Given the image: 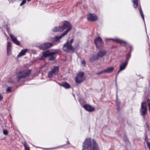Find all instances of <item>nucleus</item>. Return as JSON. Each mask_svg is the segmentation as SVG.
Wrapping results in <instances>:
<instances>
[{"instance_id": "obj_1", "label": "nucleus", "mask_w": 150, "mask_h": 150, "mask_svg": "<svg viewBox=\"0 0 150 150\" xmlns=\"http://www.w3.org/2000/svg\"><path fill=\"white\" fill-rule=\"evenodd\" d=\"M98 145L94 139L86 138L83 142L82 150H99Z\"/></svg>"}, {"instance_id": "obj_2", "label": "nucleus", "mask_w": 150, "mask_h": 150, "mask_svg": "<svg viewBox=\"0 0 150 150\" xmlns=\"http://www.w3.org/2000/svg\"><path fill=\"white\" fill-rule=\"evenodd\" d=\"M71 25H70L69 23L67 21H65L63 24V25L61 26V28H60L59 30L62 31L65 29H67L59 36H56L54 39L55 41H59L60 39L67 34L68 32L71 30Z\"/></svg>"}, {"instance_id": "obj_3", "label": "nucleus", "mask_w": 150, "mask_h": 150, "mask_svg": "<svg viewBox=\"0 0 150 150\" xmlns=\"http://www.w3.org/2000/svg\"><path fill=\"white\" fill-rule=\"evenodd\" d=\"M64 51L67 52L73 53L75 50V48L72 45L69 43V41H67L64 44L63 47Z\"/></svg>"}, {"instance_id": "obj_4", "label": "nucleus", "mask_w": 150, "mask_h": 150, "mask_svg": "<svg viewBox=\"0 0 150 150\" xmlns=\"http://www.w3.org/2000/svg\"><path fill=\"white\" fill-rule=\"evenodd\" d=\"M141 115L143 116V118L145 119V116L147 112V107L146 103L143 102L141 103V108L140 109Z\"/></svg>"}, {"instance_id": "obj_5", "label": "nucleus", "mask_w": 150, "mask_h": 150, "mask_svg": "<svg viewBox=\"0 0 150 150\" xmlns=\"http://www.w3.org/2000/svg\"><path fill=\"white\" fill-rule=\"evenodd\" d=\"M31 71L30 70H25L18 73L17 79L19 81L21 78L26 77L28 76L30 73Z\"/></svg>"}, {"instance_id": "obj_6", "label": "nucleus", "mask_w": 150, "mask_h": 150, "mask_svg": "<svg viewBox=\"0 0 150 150\" xmlns=\"http://www.w3.org/2000/svg\"><path fill=\"white\" fill-rule=\"evenodd\" d=\"M53 45V44L51 42H46L42 44L39 46V48L40 49L42 50H45L51 47Z\"/></svg>"}, {"instance_id": "obj_7", "label": "nucleus", "mask_w": 150, "mask_h": 150, "mask_svg": "<svg viewBox=\"0 0 150 150\" xmlns=\"http://www.w3.org/2000/svg\"><path fill=\"white\" fill-rule=\"evenodd\" d=\"M84 74L82 72L79 73L75 78L76 82L78 83H80L84 79Z\"/></svg>"}, {"instance_id": "obj_8", "label": "nucleus", "mask_w": 150, "mask_h": 150, "mask_svg": "<svg viewBox=\"0 0 150 150\" xmlns=\"http://www.w3.org/2000/svg\"><path fill=\"white\" fill-rule=\"evenodd\" d=\"M94 43L97 48L102 46L103 44V41L100 37H97L94 40Z\"/></svg>"}, {"instance_id": "obj_9", "label": "nucleus", "mask_w": 150, "mask_h": 150, "mask_svg": "<svg viewBox=\"0 0 150 150\" xmlns=\"http://www.w3.org/2000/svg\"><path fill=\"white\" fill-rule=\"evenodd\" d=\"M98 19L97 16L94 14H89L87 15V20L89 21H96Z\"/></svg>"}, {"instance_id": "obj_10", "label": "nucleus", "mask_w": 150, "mask_h": 150, "mask_svg": "<svg viewBox=\"0 0 150 150\" xmlns=\"http://www.w3.org/2000/svg\"><path fill=\"white\" fill-rule=\"evenodd\" d=\"M55 53V52H50L49 50L43 52L42 56L41 57V59H43V57H47L48 56H50V55H51L52 54H54Z\"/></svg>"}, {"instance_id": "obj_11", "label": "nucleus", "mask_w": 150, "mask_h": 150, "mask_svg": "<svg viewBox=\"0 0 150 150\" xmlns=\"http://www.w3.org/2000/svg\"><path fill=\"white\" fill-rule=\"evenodd\" d=\"M128 63V61H125V62L120 64V69L117 73V75L121 71H122L125 69V68H126L127 65Z\"/></svg>"}, {"instance_id": "obj_12", "label": "nucleus", "mask_w": 150, "mask_h": 150, "mask_svg": "<svg viewBox=\"0 0 150 150\" xmlns=\"http://www.w3.org/2000/svg\"><path fill=\"white\" fill-rule=\"evenodd\" d=\"M83 107L86 110L89 112H92L95 110V108L93 107L88 104L85 105Z\"/></svg>"}, {"instance_id": "obj_13", "label": "nucleus", "mask_w": 150, "mask_h": 150, "mask_svg": "<svg viewBox=\"0 0 150 150\" xmlns=\"http://www.w3.org/2000/svg\"><path fill=\"white\" fill-rule=\"evenodd\" d=\"M10 36L12 41L14 43L17 45H20V42L17 40L16 37L14 35L12 34H10Z\"/></svg>"}, {"instance_id": "obj_14", "label": "nucleus", "mask_w": 150, "mask_h": 150, "mask_svg": "<svg viewBox=\"0 0 150 150\" xmlns=\"http://www.w3.org/2000/svg\"><path fill=\"white\" fill-rule=\"evenodd\" d=\"M106 52L104 50H100L97 53V55L98 58L101 57L103 56L106 54Z\"/></svg>"}, {"instance_id": "obj_15", "label": "nucleus", "mask_w": 150, "mask_h": 150, "mask_svg": "<svg viewBox=\"0 0 150 150\" xmlns=\"http://www.w3.org/2000/svg\"><path fill=\"white\" fill-rule=\"evenodd\" d=\"M99 59L98 56L97 54H93L90 58V61L91 62H93L94 61L97 60Z\"/></svg>"}, {"instance_id": "obj_16", "label": "nucleus", "mask_w": 150, "mask_h": 150, "mask_svg": "<svg viewBox=\"0 0 150 150\" xmlns=\"http://www.w3.org/2000/svg\"><path fill=\"white\" fill-rule=\"evenodd\" d=\"M28 49H25L22 50L17 55L18 57H21L24 55L26 52L28 51Z\"/></svg>"}, {"instance_id": "obj_17", "label": "nucleus", "mask_w": 150, "mask_h": 150, "mask_svg": "<svg viewBox=\"0 0 150 150\" xmlns=\"http://www.w3.org/2000/svg\"><path fill=\"white\" fill-rule=\"evenodd\" d=\"M108 40H111L116 42L117 43H119L120 44H121L122 43H123L125 44H127V42H126L123 40H120L117 38L114 39H108Z\"/></svg>"}, {"instance_id": "obj_18", "label": "nucleus", "mask_w": 150, "mask_h": 150, "mask_svg": "<svg viewBox=\"0 0 150 150\" xmlns=\"http://www.w3.org/2000/svg\"><path fill=\"white\" fill-rule=\"evenodd\" d=\"M59 67L58 66H54L52 69L51 71L53 74H58L59 71Z\"/></svg>"}, {"instance_id": "obj_19", "label": "nucleus", "mask_w": 150, "mask_h": 150, "mask_svg": "<svg viewBox=\"0 0 150 150\" xmlns=\"http://www.w3.org/2000/svg\"><path fill=\"white\" fill-rule=\"evenodd\" d=\"M61 86H62L66 88H68L70 87L69 85L67 82L63 83H57Z\"/></svg>"}, {"instance_id": "obj_20", "label": "nucleus", "mask_w": 150, "mask_h": 150, "mask_svg": "<svg viewBox=\"0 0 150 150\" xmlns=\"http://www.w3.org/2000/svg\"><path fill=\"white\" fill-rule=\"evenodd\" d=\"M113 70V67H108L104 70V72L105 73H109L112 72Z\"/></svg>"}, {"instance_id": "obj_21", "label": "nucleus", "mask_w": 150, "mask_h": 150, "mask_svg": "<svg viewBox=\"0 0 150 150\" xmlns=\"http://www.w3.org/2000/svg\"><path fill=\"white\" fill-rule=\"evenodd\" d=\"M138 8H139V9L141 17H142V19H143L144 22L145 23L144 18V15L143 14L142 11V9H141V7H138Z\"/></svg>"}, {"instance_id": "obj_22", "label": "nucleus", "mask_w": 150, "mask_h": 150, "mask_svg": "<svg viewBox=\"0 0 150 150\" xmlns=\"http://www.w3.org/2000/svg\"><path fill=\"white\" fill-rule=\"evenodd\" d=\"M54 54H52L51 55H50V56H49V60L50 61H52L55 60L56 59V57L54 56Z\"/></svg>"}, {"instance_id": "obj_23", "label": "nucleus", "mask_w": 150, "mask_h": 150, "mask_svg": "<svg viewBox=\"0 0 150 150\" xmlns=\"http://www.w3.org/2000/svg\"><path fill=\"white\" fill-rule=\"evenodd\" d=\"M60 28H61V26H59L58 27H55L53 28V31L55 32L62 31L60 30L59 29Z\"/></svg>"}, {"instance_id": "obj_24", "label": "nucleus", "mask_w": 150, "mask_h": 150, "mask_svg": "<svg viewBox=\"0 0 150 150\" xmlns=\"http://www.w3.org/2000/svg\"><path fill=\"white\" fill-rule=\"evenodd\" d=\"M132 2L134 4V7L135 8H136L138 6V0H132Z\"/></svg>"}, {"instance_id": "obj_25", "label": "nucleus", "mask_w": 150, "mask_h": 150, "mask_svg": "<svg viewBox=\"0 0 150 150\" xmlns=\"http://www.w3.org/2000/svg\"><path fill=\"white\" fill-rule=\"evenodd\" d=\"M54 74L51 71H49L48 73V78H51L53 77V74Z\"/></svg>"}, {"instance_id": "obj_26", "label": "nucleus", "mask_w": 150, "mask_h": 150, "mask_svg": "<svg viewBox=\"0 0 150 150\" xmlns=\"http://www.w3.org/2000/svg\"><path fill=\"white\" fill-rule=\"evenodd\" d=\"M24 145L25 147V150H30L29 147L28 146L25 142L24 143Z\"/></svg>"}, {"instance_id": "obj_27", "label": "nucleus", "mask_w": 150, "mask_h": 150, "mask_svg": "<svg viewBox=\"0 0 150 150\" xmlns=\"http://www.w3.org/2000/svg\"><path fill=\"white\" fill-rule=\"evenodd\" d=\"M131 51H130V52H128V54L127 55V56L126 57V61H128V60L130 58V54H131Z\"/></svg>"}, {"instance_id": "obj_28", "label": "nucleus", "mask_w": 150, "mask_h": 150, "mask_svg": "<svg viewBox=\"0 0 150 150\" xmlns=\"http://www.w3.org/2000/svg\"><path fill=\"white\" fill-rule=\"evenodd\" d=\"M11 47L10 48H7V54L9 55L11 53Z\"/></svg>"}, {"instance_id": "obj_29", "label": "nucleus", "mask_w": 150, "mask_h": 150, "mask_svg": "<svg viewBox=\"0 0 150 150\" xmlns=\"http://www.w3.org/2000/svg\"><path fill=\"white\" fill-rule=\"evenodd\" d=\"M147 102L148 104L149 110L150 112V99L148 98L147 100Z\"/></svg>"}, {"instance_id": "obj_30", "label": "nucleus", "mask_w": 150, "mask_h": 150, "mask_svg": "<svg viewBox=\"0 0 150 150\" xmlns=\"http://www.w3.org/2000/svg\"><path fill=\"white\" fill-rule=\"evenodd\" d=\"M123 140L126 142H127L128 141V139L127 138V137L125 135L124 136L123 138Z\"/></svg>"}, {"instance_id": "obj_31", "label": "nucleus", "mask_w": 150, "mask_h": 150, "mask_svg": "<svg viewBox=\"0 0 150 150\" xmlns=\"http://www.w3.org/2000/svg\"><path fill=\"white\" fill-rule=\"evenodd\" d=\"M3 134L5 135H7L8 134V131L6 129H4L3 130Z\"/></svg>"}, {"instance_id": "obj_32", "label": "nucleus", "mask_w": 150, "mask_h": 150, "mask_svg": "<svg viewBox=\"0 0 150 150\" xmlns=\"http://www.w3.org/2000/svg\"><path fill=\"white\" fill-rule=\"evenodd\" d=\"M26 0H23L21 3L20 4V6H22L23 4H24L26 2Z\"/></svg>"}, {"instance_id": "obj_33", "label": "nucleus", "mask_w": 150, "mask_h": 150, "mask_svg": "<svg viewBox=\"0 0 150 150\" xmlns=\"http://www.w3.org/2000/svg\"><path fill=\"white\" fill-rule=\"evenodd\" d=\"M11 42H8L7 44V48L11 47Z\"/></svg>"}, {"instance_id": "obj_34", "label": "nucleus", "mask_w": 150, "mask_h": 150, "mask_svg": "<svg viewBox=\"0 0 150 150\" xmlns=\"http://www.w3.org/2000/svg\"><path fill=\"white\" fill-rule=\"evenodd\" d=\"M104 73V70H103V71H101L98 72V73H96V74L97 75H100V74H102V73Z\"/></svg>"}, {"instance_id": "obj_35", "label": "nucleus", "mask_w": 150, "mask_h": 150, "mask_svg": "<svg viewBox=\"0 0 150 150\" xmlns=\"http://www.w3.org/2000/svg\"><path fill=\"white\" fill-rule=\"evenodd\" d=\"M11 88L8 87L7 89V92H10L11 90Z\"/></svg>"}, {"instance_id": "obj_36", "label": "nucleus", "mask_w": 150, "mask_h": 150, "mask_svg": "<svg viewBox=\"0 0 150 150\" xmlns=\"http://www.w3.org/2000/svg\"><path fill=\"white\" fill-rule=\"evenodd\" d=\"M147 146L148 148L149 149V150H150V143L149 142L147 141Z\"/></svg>"}, {"instance_id": "obj_37", "label": "nucleus", "mask_w": 150, "mask_h": 150, "mask_svg": "<svg viewBox=\"0 0 150 150\" xmlns=\"http://www.w3.org/2000/svg\"><path fill=\"white\" fill-rule=\"evenodd\" d=\"M81 63L83 65H85L86 64V62L85 60H83L81 61Z\"/></svg>"}, {"instance_id": "obj_38", "label": "nucleus", "mask_w": 150, "mask_h": 150, "mask_svg": "<svg viewBox=\"0 0 150 150\" xmlns=\"http://www.w3.org/2000/svg\"><path fill=\"white\" fill-rule=\"evenodd\" d=\"M73 41H74L73 39H71V40H70V41L69 42V44L72 45V43L73 42Z\"/></svg>"}, {"instance_id": "obj_39", "label": "nucleus", "mask_w": 150, "mask_h": 150, "mask_svg": "<svg viewBox=\"0 0 150 150\" xmlns=\"http://www.w3.org/2000/svg\"><path fill=\"white\" fill-rule=\"evenodd\" d=\"M3 99V97L0 93V101L2 100Z\"/></svg>"}, {"instance_id": "obj_40", "label": "nucleus", "mask_w": 150, "mask_h": 150, "mask_svg": "<svg viewBox=\"0 0 150 150\" xmlns=\"http://www.w3.org/2000/svg\"><path fill=\"white\" fill-rule=\"evenodd\" d=\"M146 125L147 127L148 128H149V125L147 123H146Z\"/></svg>"}, {"instance_id": "obj_41", "label": "nucleus", "mask_w": 150, "mask_h": 150, "mask_svg": "<svg viewBox=\"0 0 150 150\" xmlns=\"http://www.w3.org/2000/svg\"><path fill=\"white\" fill-rule=\"evenodd\" d=\"M28 1H30L31 0H27Z\"/></svg>"}]
</instances>
